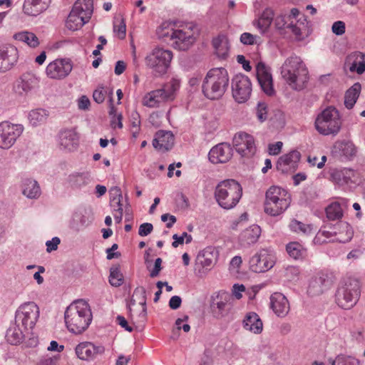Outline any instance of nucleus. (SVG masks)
<instances>
[{"instance_id":"1","label":"nucleus","mask_w":365,"mask_h":365,"mask_svg":"<svg viewBox=\"0 0 365 365\" xmlns=\"http://www.w3.org/2000/svg\"><path fill=\"white\" fill-rule=\"evenodd\" d=\"M282 78L295 91H302L309 80L308 69L300 57L292 55L284 61L280 67Z\"/></svg>"},{"instance_id":"2","label":"nucleus","mask_w":365,"mask_h":365,"mask_svg":"<svg viewBox=\"0 0 365 365\" xmlns=\"http://www.w3.org/2000/svg\"><path fill=\"white\" fill-rule=\"evenodd\" d=\"M229 82L228 72L225 68H212L208 71L202 81V93L210 100H217L225 94Z\"/></svg>"},{"instance_id":"3","label":"nucleus","mask_w":365,"mask_h":365,"mask_svg":"<svg viewBox=\"0 0 365 365\" xmlns=\"http://www.w3.org/2000/svg\"><path fill=\"white\" fill-rule=\"evenodd\" d=\"M181 79L178 76H173L170 80L164 83L162 88L151 91L146 93L143 98V106L148 108L160 107L161 104L173 101L179 91Z\"/></svg>"},{"instance_id":"4","label":"nucleus","mask_w":365,"mask_h":365,"mask_svg":"<svg viewBox=\"0 0 365 365\" xmlns=\"http://www.w3.org/2000/svg\"><path fill=\"white\" fill-rule=\"evenodd\" d=\"M215 199L223 209L230 210L235 207L242 195L241 185L235 180L228 179L220 181L215 189Z\"/></svg>"},{"instance_id":"5","label":"nucleus","mask_w":365,"mask_h":365,"mask_svg":"<svg viewBox=\"0 0 365 365\" xmlns=\"http://www.w3.org/2000/svg\"><path fill=\"white\" fill-rule=\"evenodd\" d=\"M291 196L285 189L271 186L265 194L264 212L271 216H278L290 205Z\"/></svg>"},{"instance_id":"6","label":"nucleus","mask_w":365,"mask_h":365,"mask_svg":"<svg viewBox=\"0 0 365 365\" xmlns=\"http://www.w3.org/2000/svg\"><path fill=\"white\" fill-rule=\"evenodd\" d=\"M70 332L81 334L92 322L89 304L84 299H78L70 304Z\"/></svg>"},{"instance_id":"7","label":"nucleus","mask_w":365,"mask_h":365,"mask_svg":"<svg viewBox=\"0 0 365 365\" xmlns=\"http://www.w3.org/2000/svg\"><path fill=\"white\" fill-rule=\"evenodd\" d=\"M359 295V281L351 278L345 279L340 282L336 292V302L341 308L349 309L356 304Z\"/></svg>"},{"instance_id":"8","label":"nucleus","mask_w":365,"mask_h":365,"mask_svg":"<svg viewBox=\"0 0 365 365\" xmlns=\"http://www.w3.org/2000/svg\"><path fill=\"white\" fill-rule=\"evenodd\" d=\"M315 128L322 135H336L341 126L338 110L329 106L324 109L316 118Z\"/></svg>"},{"instance_id":"9","label":"nucleus","mask_w":365,"mask_h":365,"mask_svg":"<svg viewBox=\"0 0 365 365\" xmlns=\"http://www.w3.org/2000/svg\"><path fill=\"white\" fill-rule=\"evenodd\" d=\"M172 58V51L162 48H155L145 57V64L153 70L155 76H162L167 73Z\"/></svg>"},{"instance_id":"10","label":"nucleus","mask_w":365,"mask_h":365,"mask_svg":"<svg viewBox=\"0 0 365 365\" xmlns=\"http://www.w3.org/2000/svg\"><path fill=\"white\" fill-rule=\"evenodd\" d=\"M93 11L92 0H77L70 11V31L78 30L88 23Z\"/></svg>"},{"instance_id":"11","label":"nucleus","mask_w":365,"mask_h":365,"mask_svg":"<svg viewBox=\"0 0 365 365\" xmlns=\"http://www.w3.org/2000/svg\"><path fill=\"white\" fill-rule=\"evenodd\" d=\"M39 78L32 72L22 73L14 83V93L21 98L31 96L39 88Z\"/></svg>"},{"instance_id":"12","label":"nucleus","mask_w":365,"mask_h":365,"mask_svg":"<svg viewBox=\"0 0 365 365\" xmlns=\"http://www.w3.org/2000/svg\"><path fill=\"white\" fill-rule=\"evenodd\" d=\"M39 317V308L36 303L30 302L20 306L16 312L15 322L21 324L24 329H32Z\"/></svg>"},{"instance_id":"13","label":"nucleus","mask_w":365,"mask_h":365,"mask_svg":"<svg viewBox=\"0 0 365 365\" xmlns=\"http://www.w3.org/2000/svg\"><path fill=\"white\" fill-rule=\"evenodd\" d=\"M232 97L238 103L247 102L252 93V83L245 75L239 73L232 79L231 83Z\"/></svg>"},{"instance_id":"14","label":"nucleus","mask_w":365,"mask_h":365,"mask_svg":"<svg viewBox=\"0 0 365 365\" xmlns=\"http://www.w3.org/2000/svg\"><path fill=\"white\" fill-rule=\"evenodd\" d=\"M330 178L339 187H354L361 183V178L358 171L350 169H334L330 173Z\"/></svg>"},{"instance_id":"15","label":"nucleus","mask_w":365,"mask_h":365,"mask_svg":"<svg viewBox=\"0 0 365 365\" xmlns=\"http://www.w3.org/2000/svg\"><path fill=\"white\" fill-rule=\"evenodd\" d=\"M275 256L270 249H262L256 252L250 259V268L252 271L261 273L273 267Z\"/></svg>"},{"instance_id":"16","label":"nucleus","mask_w":365,"mask_h":365,"mask_svg":"<svg viewBox=\"0 0 365 365\" xmlns=\"http://www.w3.org/2000/svg\"><path fill=\"white\" fill-rule=\"evenodd\" d=\"M24 127L20 124H12L7 121L0 123V148H10L22 134Z\"/></svg>"},{"instance_id":"17","label":"nucleus","mask_w":365,"mask_h":365,"mask_svg":"<svg viewBox=\"0 0 365 365\" xmlns=\"http://www.w3.org/2000/svg\"><path fill=\"white\" fill-rule=\"evenodd\" d=\"M233 146L242 157H251L256 151L254 137L245 132H238L235 135Z\"/></svg>"},{"instance_id":"18","label":"nucleus","mask_w":365,"mask_h":365,"mask_svg":"<svg viewBox=\"0 0 365 365\" xmlns=\"http://www.w3.org/2000/svg\"><path fill=\"white\" fill-rule=\"evenodd\" d=\"M19 51L16 47L11 44L0 46V72L10 70L17 62Z\"/></svg>"},{"instance_id":"19","label":"nucleus","mask_w":365,"mask_h":365,"mask_svg":"<svg viewBox=\"0 0 365 365\" xmlns=\"http://www.w3.org/2000/svg\"><path fill=\"white\" fill-rule=\"evenodd\" d=\"M233 149L229 143H222L211 148L208 153L209 160L213 164L225 163L232 157Z\"/></svg>"},{"instance_id":"20","label":"nucleus","mask_w":365,"mask_h":365,"mask_svg":"<svg viewBox=\"0 0 365 365\" xmlns=\"http://www.w3.org/2000/svg\"><path fill=\"white\" fill-rule=\"evenodd\" d=\"M256 75L262 90L268 96L273 95L274 89L269 68L264 63L259 62L256 66Z\"/></svg>"},{"instance_id":"21","label":"nucleus","mask_w":365,"mask_h":365,"mask_svg":"<svg viewBox=\"0 0 365 365\" xmlns=\"http://www.w3.org/2000/svg\"><path fill=\"white\" fill-rule=\"evenodd\" d=\"M76 354L81 360L89 361L96 358L98 355L105 351L102 345H96L89 341H83L78 344L76 347Z\"/></svg>"},{"instance_id":"22","label":"nucleus","mask_w":365,"mask_h":365,"mask_svg":"<svg viewBox=\"0 0 365 365\" xmlns=\"http://www.w3.org/2000/svg\"><path fill=\"white\" fill-rule=\"evenodd\" d=\"M173 46L180 51H186L193 43L195 38L191 30H173L170 34Z\"/></svg>"},{"instance_id":"23","label":"nucleus","mask_w":365,"mask_h":365,"mask_svg":"<svg viewBox=\"0 0 365 365\" xmlns=\"http://www.w3.org/2000/svg\"><path fill=\"white\" fill-rule=\"evenodd\" d=\"M301 154L297 150H292L279 158L277 161V168L283 173H294L300 160Z\"/></svg>"},{"instance_id":"24","label":"nucleus","mask_w":365,"mask_h":365,"mask_svg":"<svg viewBox=\"0 0 365 365\" xmlns=\"http://www.w3.org/2000/svg\"><path fill=\"white\" fill-rule=\"evenodd\" d=\"M270 308L279 317H286L290 309L288 299L279 292H274L271 295Z\"/></svg>"},{"instance_id":"25","label":"nucleus","mask_w":365,"mask_h":365,"mask_svg":"<svg viewBox=\"0 0 365 365\" xmlns=\"http://www.w3.org/2000/svg\"><path fill=\"white\" fill-rule=\"evenodd\" d=\"M68 60L66 58H57L51 62L46 67L47 76L53 79H63L68 74L66 66Z\"/></svg>"},{"instance_id":"26","label":"nucleus","mask_w":365,"mask_h":365,"mask_svg":"<svg viewBox=\"0 0 365 365\" xmlns=\"http://www.w3.org/2000/svg\"><path fill=\"white\" fill-rule=\"evenodd\" d=\"M174 145V135L170 131L158 130L153 140V147L160 151H168Z\"/></svg>"},{"instance_id":"27","label":"nucleus","mask_w":365,"mask_h":365,"mask_svg":"<svg viewBox=\"0 0 365 365\" xmlns=\"http://www.w3.org/2000/svg\"><path fill=\"white\" fill-rule=\"evenodd\" d=\"M51 0H24L23 11L26 15L37 16L49 7Z\"/></svg>"},{"instance_id":"28","label":"nucleus","mask_w":365,"mask_h":365,"mask_svg":"<svg viewBox=\"0 0 365 365\" xmlns=\"http://www.w3.org/2000/svg\"><path fill=\"white\" fill-rule=\"evenodd\" d=\"M349 201L341 199L339 201L330 203L325 209L326 217L329 220H340L344 215V211L348 206Z\"/></svg>"},{"instance_id":"29","label":"nucleus","mask_w":365,"mask_h":365,"mask_svg":"<svg viewBox=\"0 0 365 365\" xmlns=\"http://www.w3.org/2000/svg\"><path fill=\"white\" fill-rule=\"evenodd\" d=\"M93 220V212L91 207H79L73 215V222L77 226L85 227L88 226Z\"/></svg>"},{"instance_id":"30","label":"nucleus","mask_w":365,"mask_h":365,"mask_svg":"<svg viewBox=\"0 0 365 365\" xmlns=\"http://www.w3.org/2000/svg\"><path fill=\"white\" fill-rule=\"evenodd\" d=\"M218 252L212 246L205 247L197 257V260L204 268L211 267L217 261Z\"/></svg>"},{"instance_id":"31","label":"nucleus","mask_w":365,"mask_h":365,"mask_svg":"<svg viewBox=\"0 0 365 365\" xmlns=\"http://www.w3.org/2000/svg\"><path fill=\"white\" fill-rule=\"evenodd\" d=\"M242 325L246 330L255 334L261 333L263 328V324L259 315L253 312L245 315Z\"/></svg>"},{"instance_id":"32","label":"nucleus","mask_w":365,"mask_h":365,"mask_svg":"<svg viewBox=\"0 0 365 365\" xmlns=\"http://www.w3.org/2000/svg\"><path fill=\"white\" fill-rule=\"evenodd\" d=\"M334 230V237L336 242L346 243L349 242L354 235V231L351 225L346 222L340 221Z\"/></svg>"},{"instance_id":"33","label":"nucleus","mask_w":365,"mask_h":365,"mask_svg":"<svg viewBox=\"0 0 365 365\" xmlns=\"http://www.w3.org/2000/svg\"><path fill=\"white\" fill-rule=\"evenodd\" d=\"M329 286V279L324 275H319L310 281L307 292L312 296L319 295L327 289Z\"/></svg>"},{"instance_id":"34","label":"nucleus","mask_w":365,"mask_h":365,"mask_svg":"<svg viewBox=\"0 0 365 365\" xmlns=\"http://www.w3.org/2000/svg\"><path fill=\"white\" fill-rule=\"evenodd\" d=\"M334 152L339 156L344 157L346 160H350L356 154V148L350 141L337 142L334 147Z\"/></svg>"},{"instance_id":"35","label":"nucleus","mask_w":365,"mask_h":365,"mask_svg":"<svg viewBox=\"0 0 365 365\" xmlns=\"http://www.w3.org/2000/svg\"><path fill=\"white\" fill-rule=\"evenodd\" d=\"M50 113L48 110L38 108L31 110L28 115V119L32 126L36 127L46 123Z\"/></svg>"},{"instance_id":"36","label":"nucleus","mask_w":365,"mask_h":365,"mask_svg":"<svg viewBox=\"0 0 365 365\" xmlns=\"http://www.w3.org/2000/svg\"><path fill=\"white\" fill-rule=\"evenodd\" d=\"M22 193L30 199H37L41 195V189L37 181L26 179L22 182Z\"/></svg>"},{"instance_id":"37","label":"nucleus","mask_w":365,"mask_h":365,"mask_svg":"<svg viewBox=\"0 0 365 365\" xmlns=\"http://www.w3.org/2000/svg\"><path fill=\"white\" fill-rule=\"evenodd\" d=\"M260 234V227L257 225H252L241 233L240 238L242 243L252 245L258 240Z\"/></svg>"},{"instance_id":"38","label":"nucleus","mask_w":365,"mask_h":365,"mask_svg":"<svg viewBox=\"0 0 365 365\" xmlns=\"http://www.w3.org/2000/svg\"><path fill=\"white\" fill-rule=\"evenodd\" d=\"M309 22L307 16L301 15L297 20L296 24L290 23L287 27L291 29L292 33L298 38H301L304 34H307L309 30Z\"/></svg>"},{"instance_id":"39","label":"nucleus","mask_w":365,"mask_h":365,"mask_svg":"<svg viewBox=\"0 0 365 365\" xmlns=\"http://www.w3.org/2000/svg\"><path fill=\"white\" fill-rule=\"evenodd\" d=\"M349 61H351L349 70L351 72H356L358 74H362L365 71L364 54L361 52H356L349 56Z\"/></svg>"},{"instance_id":"40","label":"nucleus","mask_w":365,"mask_h":365,"mask_svg":"<svg viewBox=\"0 0 365 365\" xmlns=\"http://www.w3.org/2000/svg\"><path fill=\"white\" fill-rule=\"evenodd\" d=\"M361 88V84L356 83L346 91L344 96V105L346 108L351 109L354 107L359 96Z\"/></svg>"},{"instance_id":"41","label":"nucleus","mask_w":365,"mask_h":365,"mask_svg":"<svg viewBox=\"0 0 365 365\" xmlns=\"http://www.w3.org/2000/svg\"><path fill=\"white\" fill-rule=\"evenodd\" d=\"M24 338L23 331L19 328V325L16 323L15 325L10 327L6 331V339L12 345L21 343Z\"/></svg>"},{"instance_id":"42","label":"nucleus","mask_w":365,"mask_h":365,"mask_svg":"<svg viewBox=\"0 0 365 365\" xmlns=\"http://www.w3.org/2000/svg\"><path fill=\"white\" fill-rule=\"evenodd\" d=\"M212 45L219 58H225L228 54V42L225 36H218L212 40Z\"/></svg>"},{"instance_id":"43","label":"nucleus","mask_w":365,"mask_h":365,"mask_svg":"<svg viewBox=\"0 0 365 365\" xmlns=\"http://www.w3.org/2000/svg\"><path fill=\"white\" fill-rule=\"evenodd\" d=\"M14 38L16 41L26 43L31 48H36L40 43L39 40L36 34L27 31H24L15 34L14 35Z\"/></svg>"},{"instance_id":"44","label":"nucleus","mask_w":365,"mask_h":365,"mask_svg":"<svg viewBox=\"0 0 365 365\" xmlns=\"http://www.w3.org/2000/svg\"><path fill=\"white\" fill-rule=\"evenodd\" d=\"M274 11L270 8H266L257 21V26L262 31H265L274 21Z\"/></svg>"},{"instance_id":"45","label":"nucleus","mask_w":365,"mask_h":365,"mask_svg":"<svg viewBox=\"0 0 365 365\" xmlns=\"http://www.w3.org/2000/svg\"><path fill=\"white\" fill-rule=\"evenodd\" d=\"M113 91L110 87L99 86L93 93V98L97 103H101L104 101L106 96L110 97V101L112 102Z\"/></svg>"},{"instance_id":"46","label":"nucleus","mask_w":365,"mask_h":365,"mask_svg":"<svg viewBox=\"0 0 365 365\" xmlns=\"http://www.w3.org/2000/svg\"><path fill=\"white\" fill-rule=\"evenodd\" d=\"M286 250L289 255L295 259L304 257L306 253V250L302 245L296 242L289 243L286 247Z\"/></svg>"},{"instance_id":"47","label":"nucleus","mask_w":365,"mask_h":365,"mask_svg":"<svg viewBox=\"0 0 365 365\" xmlns=\"http://www.w3.org/2000/svg\"><path fill=\"white\" fill-rule=\"evenodd\" d=\"M289 227L292 231L298 234H304L305 235H310L312 230V225L309 224H304L295 219L291 220Z\"/></svg>"},{"instance_id":"48","label":"nucleus","mask_w":365,"mask_h":365,"mask_svg":"<svg viewBox=\"0 0 365 365\" xmlns=\"http://www.w3.org/2000/svg\"><path fill=\"white\" fill-rule=\"evenodd\" d=\"M314 243L322 245L331 241H336L334 237V231L331 232L324 230H320L314 238Z\"/></svg>"},{"instance_id":"49","label":"nucleus","mask_w":365,"mask_h":365,"mask_svg":"<svg viewBox=\"0 0 365 365\" xmlns=\"http://www.w3.org/2000/svg\"><path fill=\"white\" fill-rule=\"evenodd\" d=\"M112 197H110V206L113 211L123 210V205L121 203L122 195L119 187H115L111 190Z\"/></svg>"},{"instance_id":"50","label":"nucleus","mask_w":365,"mask_h":365,"mask_svg":"<svg viewBox=\"0 0 365 365\" xmlns=\"http://www.w3.org/2000/svg\"><path fill=\"white\" fill-rule=\"evenodd\" d=\"M113 31L120 39H123L126 34V25L122 17H115L113 21Z\"/></svg>"},{"instance_id":"51","label":"nucleus","mask_w":365,"mask_h":365,"mask_svg":"<svg viewBox=\"0 0 365 365\" xmlns=\"http://www.w3.org/2000/svg\"><path fill=\"white\" fill-rule=\"evenodd\" d=\"M110 284L115 287H120L123 283V277L118 267H112L110 270Z\"/></svg>"},{"instance_id":"52","label":"nucleus","mask_w":365,"mask_h":365,"mask_svg":"<svg viewBox=\"0 0 365 365\" xmlns=\"http://www.w3.org/2000/svg\"><path fill=\"white\" fill-rule=\"evenodd\" d=\"M331 365H359V361L350 356L339 355L336 360L331 361Z\"/></svg>"},{"instance_id":"53","label":"nucleus","mask_w":365,"mask_h":365,"mask_svg":"<svg viewBox=\"0 0 365 365\" xmlns=\"http://www.w3.org/2000/svg\"><path fill=\"white\" fill-rule=\"evenodd\" d=\"M129 120L133 129V135L136 138L140 125V114L136 110H133L130 114Z\"/></svg>"},{"instance_id":"54","label":"nucleus","mask_w":365,"mask_h":365,"mask_svg":"<svg viewBox=\"0 0 365 365\" xmlns=\"http://www.w3.org/2000/svg\"><path fill=\"white\" fill-rule=\"evenodd\" d=\"M173 239L174 240L172 243V246L173 247H178L179 245L183 244L185 240L186 244L190 243L192 240V236L187 234L186 232H183L181 235H178L177 234L173 235Z\"/></svg>"},{"instance_id":"55","label":"nucleus","mask_w":365,"mask_h":365,"mask_svg":"<svg viewBox=\"0 0 365 365\" xmlns=\"http://www.w3.org/2000/svg\"><path fill=\"white\" fill-rule=\"evenodd\" d=\"M58 146L60 150H66L68 145V130L66 128L60 130L58 135Z\"/></svg>"},{"instance_id":"56","label":"nucleus","mask_w":365,"mask_h":365,"mask_svg":"<svg viewBox=\"0 0 365 365\" xmlns=\"http://www.w3.org/2000/svg\"><path fill=\"white\" fill-rule=\"evenodd\" d=\"M133 297L138 301L140 306L146 305V291L143 287H138L133 292Z\"/></svg>"},{"instance_id":"57","label":"nucleus","mask_w":365,"mask_h":365,"mask_svg":"<svg viewBox=\"0 0 365 365\" xmlns=\"http://www.w3.org/2000/svg\"><path fill=\"white\" fill-rule=\"evenodd\" d=\"M256 115L260 122H264L267 118V107L265 103L259 102L256 108Z\"/></svg>"},{"instance_id":"58","label":"nucleus","mask_w":365,"mask_h":365,"mask_svg":"<svg viewBox=\"0 0 365 365\" xmlns=\"http://www.w3.org/2000/svg\"><path fill=\"white\" fill-rule=\"evenodd\" d=\"M331 31L337 36L344 34L346 31L345 23L342 21H335L331 26Z\"/></svg>"},{"instance_id":"59","label":"nucleus","mask_w":365,"mask_h":365,"mask_svg":"<svg viewBox=\"0 0 365 365\" xmlns=\"http://www.w3.org/2000/svg\"><path fill=\"white\" fill-rule=\"evenodd\" d=\"M60 242L61 240L58 237H54L51 240L46 241V252L51 253L53 251H56L58 249V245Z\"/></svg>"},{"instance_id":"60","label":"nucleus","mask_w":365,"mask_h":365,"mask_svg":"<svg viewBox=\"0 0 365 365\" xmlns=\"http://www.w3.org/2000/svg\"><path fill=\"white\" fill-rule=\"evenodd\" d=\"M153 230V226L151 223L144 222L139 227L138 235L141 237L148 236Z\"/></svg>"},{"instance_id":"61","label":"nucleus","mask_w":365,"mask_h":365,"mask_svg":"<svg viewBox=\"0 0 365 365\" xmlns=\"http://www.w3.org/2000/svg\"><path fill=\"white\" fill-rule=\"evenodd\" d=\"M256 36L245 32L240 36V42L244 45H253L255 43Z\"/></svg>"},{"instance_id":"62","label":"nucleus","mask_w":365,"mask_h":365,"mask_svg":"<svg viewBox=\"0 0 365 365\" xmlns=\"http://www.w3.org/2000/svg\"><path fill=\"white\" fill-rule=\"evenodd\" d=\"M78 108L81 110H88L91 106V101L86 96H81L78 100Z\"/></svg>"},{"instance_id":"63","label":"nucleus","mask_w":365,"mask_h":365,"mask_svg":"<svg viewBox=\"0 0 365 365\" xmlns=\"http://www.w3.org/2000/svg\"><path fill=\"white\" fill-rule=\"evenodd\" d=\"M287 16L284 14H279L274 17V23L275 25V27L277 29H282L284 28L285 25L287 24Z\"/></svg>"},{"instance_id":"64","label":"nucleus","mask_w":365,"mask_h":365,"mask_svg":"<svg viewBox=\"0 0 365 365\" xmlns=\"http://www.w3.org/2000/svg\"><path fill=\"white\" fill-rule=\"evenodd\" d=\"M59 359L58 355L46 357L41 360L40 365H58Z\"/></svg>"}]
</instances>
